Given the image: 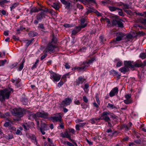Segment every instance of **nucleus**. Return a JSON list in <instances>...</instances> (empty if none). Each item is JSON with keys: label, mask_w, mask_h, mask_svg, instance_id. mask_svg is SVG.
<instances>
[{"label": "nucleus", "mask_w": 146, "mask_h": 146, "mask_svg": "<svg viewBox=\"0 0 146 146\" xmlns=\"http://www.w3.org/2000/svg\"><path fill=\"white\" fill-rule=\"evenodd\" d=\"M9 90L8 89L0 90V101L3 102L5 99H8L9 98L11 91H13L12 88Z\"/></svg>", "instance_id": "1"}, {"label": "nucleus", "mask_w": 146, "mask_h": 146, "mask_svg": "<svg viewBox=\"0 0 146 146\" xmlns=\"http://www.w3.org/2000/svg\"><path fill=\"white\" fill-rule=\"evenodd\" d=\"M23 110L21 108H15L12 110L11 113L14 116L21 117L23 115Z\"/></svg>", "instance_id": "2"}, {"label": "nucleus", "mask_w": 146, "mask_h": 146, "mask_svg": "<svg viewBox=\"0 0 146 146\" xmlns=\"http://www.w3.org/2000/svg\"><path fill=\"white\" fill-rule=\"evenodd\" d=\"M110 114V112L109 111H105L103 112L101 115L100 118H99L100 120H104L108 122L110 120V119L108 115Z\"/></svg>", "instance_id": "3"}, {"label": "nucleus", "mask_w": 146, "mask_h": 146, "mask_svg": "<svg viewBox=\"0 0 146 146\" xmlns=\"http://www.w3.org/2000/svg\"><path fill=\"white\" fill-rule=\"evenodd\" d=\"M72 102V100L70 98H65L61 103L60 106L62 108L64 107L70 105Z\"/></svg>", "instance_id": "4"}, {"label": "nucleus", "mask_w": 146, "mask_h": 146, "mask_svg": "<svg viewBox=\"0 0 146 146\" xmlns=\"http://www.w3.org/2000/svg\"><path fill=\"white\" fill-rule=\"evenodd\" d=\"M56 47V46L52 44L51 43H49L48 44L46 48L44 51V52L47 53L48 52H52L55 51L54 50V48Z\"/></svg>", "instance_id": "5"}, {"label": "nucleus", "mask_w": 146, "mask_h": 146, "mask_svg": "<svg viewBox=\"0 0 146 146\" xmlns=\"http://www.w3.org/2000/svg\"><path fill=\"white\" fill-rule=\"evenodd\" d=\"M48 115V113L44 111L42 112H37L36 113V118L37 117H40L44 119H47Z\"/></svg>", "instance_id": "6"}, {"label": "nucleus", "mask_w": 146, "mask_h": 146, "mask_svg": "<svg viewBox=\"0 0 146 146\" xmlns=\"http://www.w3.org/2000/svg\"><path fill=\"white\" fill-rule=\"evenodd\" d=\"M48 125H46L45 123H42L40 130L42 135H44L45 132L44 131L48 129Z\"/></svg>", "instance_id": "7"}, {"label": "nucleus", "mask_w": 146, "mask_h": 146, "mask_svg": "<svg viewBox=\"0 0 146 146\" xmlns=\"http://www.w3.org/2000/svg\"><path fill=\"white\" fill-rule=\"evenodd\" d=\"M26 136L29 139H31L32 142L35 144L37 145V143L36 140V138L34 135L32 134H27Z\"/></svg>", "instance_id": "8"}, {"label": "nucleus", "mask_w": 146, "mask_h": 146, "mask_svg": "<svg viewBox=\"0 0 146 146\" xmlns=\"http://www.w3.org/2000/svg\"><path fill=\"white\" fill-rule=\"evenodd\" d=\"M61 78V76L55 73H52L50 75V78L53 79L54 81L58 82L59 81Z\"/></svg>", "instance_id": "9"}, {"label": "nucleus", "mask_w": 146, "mask_h": 146, "mask_svg": "<svg viewBox=\"0 0 146 146\" xmlns=\"http://www.w3.org/2000/svg\"><path fill=\"white\" fill-rule=\"evenodd\" d=\"M46 14L43 12L39 13L36 16V19L39 21H41L43 18H45Z\"/></svg>", "instance_id": "10"}, {"label": "nucleus", "mask_w": 146, "mask_h": 146, "mask_svg": "<svg viewBox=\"0 0 146 146\" xmlns=\"http://www.w3.org/2000/svg\"><path fill=\"white\" fill-rule=\"evenodd\" d=\"M133 61H126L124 62V65H125L127 67H128L129 69L133 68Z\"/></svg>", "instance_id": "11"}, {"label": "nucleus", "mask_w": 146, "mask_h": 146, "mask_svg": "<svg viewBox=\"0 0 146 146\" xmlns=\"http://www.w3.org/2000/svg\"><path fill=\"white\" fill-rule=\"evenodd\" d=\"M50 119L52 120L53 122L59 121L61 122L62 117L60 115H59L58 116L51 117Z\"/></svg>", "instance_id": "12"}, {"label": "nucleus", "mask_w": 146, "mask_h": 146, "mask_svg": "<svg viewBox=\"0 0 146 146\" xmlns=\"http://www.w3.org/2000/svg\"><path fill=\"white\" fill-rule=\"evenodd\" d=\"M87 67V66L84 64H83L82 66L81 67H79L78 66L75 67L74 68H72V70H77L78 71H84L86 69V68Z\"/></svg>", "instance_id": "13"}, {"label": "nucleus", "mask_w": 146, "mask_h": 146, "mask_svg": "<svg viewBox=\"0 0 146 146\" xmlns=\"http://www.w3.org/2000/svg\"><path fill=\"white\" fill-rule=\"evenodd\" d=\"M11 116L10 113L9 112H7L5 114H3V118H4L5 119L11 122L12 119L10 118Z\"/></svg>", "instance_id": "14"}, {"label": "nucleus", "mask_w": 146, "mask_h": 146, "mask_svg": "<svg viewBox=\"0 0 146 146\" xmlns=\"http://www.w3.org/2000/svg\"><path fill=\"white\" fill-rule=\"evenodd\" d=\"M118 88L117 87H115L110 92L109 94L110 96L111 97L114 96L118 93Z\"/></svg>", "instance_id": "15"}, {"label": "nucleus", "mask_w": 146, "mask_h": 146, "mask_svg": "<svg viewBox=\"0 0 146 146\" xmlns=\"http://www.w3.org/2000/svg\"><path fill=\"white\" fill-rule=\"evenodd\" d=\"M133 68L135 67H142L141 61V60H138L135 62H133Z\"/></svg>", "instance_id": "16"}, {"label": "nucleus", "mask_w": 146, "mask_h": 146, "mask_svg": "<svg viewBox=\"0 0 146 146\" xmlns=\"http://www.w3.org/2000/svg\"><path fill=\"white\" fill-rule=\"evenodd\" d=\"M81 29V27H77L73 30L72 33V35H75L78 32L80 31Z\"/></svg>", "instance_id": "17"}, {"label": "nucleus", "mask_w": 146, "mask_h": 146, "mask_svg": "<svg viewBox=\"0 0 146 146\" xmlns=\"http://www.w3.org/2000/svg\"><path fill=\"white\" fill-rule=\"evenodd\" d=\"M119 70L121 72L125 74L126 72H128L129 70V69L125 65L124 66L121 68Z\"/></svg>", "instance_id": "18"}, {"label": "nucleus", "mask_w": 146, "mask_h": 146, "mask_svg": "<svg viewBox=\"0 0 146 146\" xmlns=\"http://www.w3.org/2000/svg\"><path fill=\"white\" fill-rule=\"evenodd\" d=\"M61 136L63 137L68 138L72 141V140L71 139L70 136L68 134L67 131H66L64 133H62L61 134Z\"/></svg>", "instance_id": "19"}, {"label": "nucleus", "mask_w": 146, "mask_h": 146, "mask_svg": "<svg viewBox=\"0 0 146 146\" xmlns=\"http://www.w3.org/2000/svg\"><path fill=\"white\" fill-rule=\"evenodd\" d=\"M85 80L82 77H79L76 81V85H79L80 84H82Z\"/></svg>", "instance_id": "20"}, {"label": "nucleus", "mask_w": 146, "mask_h": 146, "mask_svg": "<svg viewBox=\"0 0 146 146\" xmlns=\"http://www.w3.org/2000/svg\"><path fill=\"white\" fill-rule=\"evenodd\" d=\"M34 38H32L31 40H26L24 41V42L26 44L25 46L26 48H27L32 43V42L34 40Z\"/></svg>", "instance_id": "21"}, {"label": "nucleus", "mask_w": 146, "mask_h": 146, "mask_svg": "<svg viewBox=\"0 0 146 146\" xmlns=\"http://www.w3.org/2000/svg\"><path fill=\"white\" fill-rule=\"evenodd\" d=\"M100 121L99 118H96L91 119L90 120V123L92 124H97Z\"/></svg>", "instance_id": "22"}, {"label": "nucleus", "mask_w": 146, "mask_h": 146, "mask_svg": "<svg viewBox=\"0 0 146 146\" xmlns=\"http://www.w3.org/2000/svg\"><path fill=\"white\" fill-rule=\"evenodd\" d=\"M95 59L94 58H92L91 59L89 60L88 62H84V64L88 67L90 66L89 64L92 63L95 60Z\"/></svg>", "instance_id": "23"}, {"label": "nucleus", "mask_w": 146, "mask_h": 146, "mask_svg": "<svg viewBox=\"0 0 146 146\" xmlns=\"http://www.w3.org/2000/svg\"><path fill=\"white\" fill-rule=\"evenodd\" d=\"M66 6L65 8L69 9H70L71 6V3L69 1H66L63 3Z\"/></svg>", "instance_id": "24"}, {"label": "nucleus", "mask_w": 146, "mask_h": 146, "mask_svg": "<svg viewBox=\"0 0 146 146\" xmlns=\"http://www.w3.org/2000/svg\"><path fill=\"white\" fill-rule=\"evenodd\" d=\"M29 36L30 37H32L36 36L38 34L35 31H30L29 33Z\"/></svg>", "instance_id": "25"}, {"label": "nucleus", "mask_w": 146, "mask_h": 146, "mask_svg": "<svg viewBox=\"0 0 146 146\" xmlns=\"http://www.w3.org/2000/svg\"><path fill=\"white\" fill-rule=\"evenodd\" d=\"M29 119H37L36 116V113L35 114L34 113H31L30 114L29 116H28Z\"/></svg>", "instance_id": "26"}, {"label": "nucleus", "mask_w": 146, "mask_h": 146, "mask_svg": "<svg viewBox=\"0 0 146 146\" xmlns=\"http://www.w3.org/2000/svg\"><path fill=\"white\" fill-rule=\"evenodd\" d=\"M123 6V9L125 12H127V11L126 9H128L130 8V6L127 3H125Z\"/></svg>", "instance_id": "27"}, {"label": "nucleus", "mask_w": 146, "mask_h": 146, "mask_svg": "<svg viewBox=\"0 0 146 146\" xmlns=\"http://www.w3.org/2000/svg\"><path fill=\"white\" fill-rule=\"evenodd\" d=\"M108 8L111 11H115L116 10H118V9H119V8L118 7L113 6H109Z\"/></svg>", "instance_id": "28"}, {"label": "nucleus", "mask_w": 146, "mask_h": 146, "mask_svg": "<svg viewBox=\"0 0 146 146\" xmlns=\"http://www.w3.org/2000/svg\"><path fill=\"white\" fill-rule=\"evenodd\" d=\"M51 6L56 10H58L59 8V5L57 3H54Z\"/></svg>", "instance_id": "29"}, {"label": "nucleus", "mask_w": 146, "mask_h": 146, "mask_svg": "<svg viewBox=\"0 0 146 146\" xmlns=\"http://www.w3.org/2000/svg\"><path fill=\"white\" fill-rule=\"evenodd\" d=\"M81 26L80 27L82 28H84L86 26V24H85L84 25H82L85 22V19L84 18H82L80 20Z\"/></svg>", "instance_id": "30"}, {"label": "nucleus", "mask_w": 146, "mask_h": 146, "mask_svg": "<svg viewBox=\"0 0 146 146\" xmlns=\"http://www.w3.org/2000/svg\"><path fill=\"white\" fill-rule=\"evenodd\" d=\"M4 137L7 139H10L13 138V135L11 134H8V135H5L4 136Z\"/></svg>", "instance_id": "31"}, {"label": "nucleus", "mask_w": 146, "mask_h": 146, "mask_svg": "<svg viewBox=\"0 0 146 146\" xmlns=\"http://www.w3.org/2000/svg\"><path fill=\"white\" fill-rule=\"evenodd\" d=\"M22 126L23 127L25 130H29L30 127V126L27 123L25 124H23L22 125Z\"/></svg>", "instance_id": "32"}, {"label": "nucleus", "mask_w": 146, "mask_h": 146, "mask_svg": "<svg viewBox=\"0 0 146 146\" xmlns=\"http://www.w3.org/2000/svg\"><path fill=\"white\" fill-rule=\"evenodd\" d=\"M21 102L24 105H26L28 104V101L27 98H22L21 99Z\"/></svg>", "instance_id": "33"}, {"label": "nucleus", "mask_w": 146, "mask_h": 146, "mask_svg": "<svg viewBox=\"0 0 146 146\" xmlns=\"http://www.w3.org/2000/svg\"><path fill=\"white\" fill-rule=\"evenodd\" d=\"M48 141L49 142L48 145L50 146H54L53 141L49 137L48 138Z\"/></svg>", "instance_id": "34"}, {"label": "nucleus", "mask_w": 146, "mask_h": 146, "mask_svg": "<svg viewBox=\"0 0 146 146\" xmlns=\"http://www.w3.org/2000/svg\"><path fill=\"white\" fill-rule=\"evenodd\" d=\"M118 10H120V11L118 12V15L122 17H124L125 16V14L123 13L122 11V9L119 8V9H118Z\"/></svg>", "instance_id": "35"}, {"label": "nucleus", "mask_w": 146, "mask_h": 146, "mask_svg": "<svg viewBox=\"0 0 146 146\" xmlns=\"http://www.w3.org/2000/svg\"><path fill=\"white\" fill-rule=\"evenodd\" d=\"M118 21V20H116L115 19L113 20L111 22L112 26H114L117 25Z\"/></svg>", "instance_id": "36"}, {"label": "nucleus", "mask_w": 146, "mask_h": 146, "mask_svg": "<svg viewBox=\"0 0 146 146\" xmlns=\"http://www.w3.org/2000/svg\"><path fill=\"white\" fill-rule=\"evenodd\" d=\"M125 35V34L121 32L118 33L116 34V36H119L121 38H122Z\"/></svg>", "instance_id": "37"}, {"label": "nucleus", "mask_w": 146, "mask_h": 146, "mask_svg": "<svg viewBox=\"0 0 146 146\" xmlns=\"http://www.w3.org/2000/svg\"><path fill=\"white\" fill-rule=\"evenodd\" d=\"M111 74L113 75V76L117 75V72L114 70H111L110 72Z\"/></svg>", "instance_id": "38"}, {"label": "nucleus", "mask_w": 146, "mask_h": 146, "mask_svg": "<svg viewBox=\"0 0 146 146\" xmlns=\"http://www.w3.org/2000/svg\"><path fill=\"white\" fill-rule=\"evenodd\" d=\"M90 40V38H88V36H86L85 38L84 39L83 41L85 42V43H86L87 44Z\"/></svg>", "instance_id": "39"}, {"label": "nucleus", "mask_w": 146, "mask_h": 146, "mask_svg": "<svg viewBox=\"0 0 146 146\" xmlns=\"http://www.w3.org/2000/svg\"><path fill=\"white\" fill-rule=\"evenodd\" d=\"M7 62V60L6 59L3 60H0V66L4 65Z\"/></svg>", "instance_id": "40"}, {"label": "nucleus", "mask_w": 146, "mask_h": 146, "mask_svg": "<svg viewBox=\"0 0 146 146\" xmlns=\"http://www.w3.org/2000/svg\"><path fill=\"white\" fill-rule=\"evenodd\" d=\"M124 103L126 104H129L132 102V100L131 99H126L124 100Z\"/></svg>", "instance_id": "41"}, {"label": "nucleus", "mask_w": 146, "mask_h": 146, "mask_svg": "<svg viewBox=\"0 0 146 146\" xmlns=\"http://www.w3.org/2000/svg\"><path fill=\"white\" fill-rule=\"evenodd\" d=\"M107 107L108 108H111V109H113L116 108L114 106L113 104H111L110 103L108 104Z\"/></svg>", "instance_id": "42"}, {"label": "nucleus", "mask_w": 146, "mask_h": 146, "mask_svg": "<svg viewBox=\"0 0 146 146\" xmlns=\"http://www.w3.org/2000/svg\"><path fill=\"white\" fill-rule=\"evenodd\" d=\"M38 11V10L37 8H33L30 11V13L32 14L33 12H36Z\"/></svg>", "instance_id": "43"}, {"label": "nucleus", "mask_w": 146, "mask_h": 146, "mask_svg": "<svg viewBox=\"0 0 146 146\" xmlns=\"http://www.w3.org/2000/svg\"><path fill=\"white\" fill-rule=\"evenodd\" d=\"M139 56L142 59H143L146 57V55L145 53H142L140 54Z\"/></svg>", "instance_id": "44"}, {"label": "nucleus", "mask_w": 146, "mask_h": 146, "mask_svg": "<svg viewBox=\"0 0 146 146\" xmlns=\"http://www.w3.org/2000/svg\"><path fill=\"white\" fill-rule=\"evenodd\" d=\"M117 25H118V27H123V23L122 22L120 21H118Z\"/></svg>", "instance_id": "45"}, {"label": "nucleus", "mask_w": 146, "mask_h": 146, "mask_svg": "<svg viewBox=\"0 0 146 146\" xmlns=\"http://www.w3.org/2000/svg\"><path fill=\"white\" fill-rule=\"evenodd\" d=\"M38 27L40 29L42 30V31L44 30H45V28L44 26V25L41 23L39 24L38 25Z\"/></svg>", "instance_id": "46"}, {"label": "nucleus", "mask_w": 146, "mask_h": 146, "mask_svg": "<svg viewBox=\"0 0 146 146\" xmlns=\"http://www.w3.org/2000/svg\"><path fill=\"white\" fill-rule=\"evenodd\" d=\"M24 65L23 64L21 63L20 66L19 67H17L18 70L19 71H21L23 68Z\"/></svg>", "instance_id": "47"}, {"label": "nucleus", "mask_w": 146, "mask_h": 146, "mask_svg": "<svg viewBox=\"0 0 146 146\" xmlns=\"http://www.w3.org/2000/svg\"><path fill=\"white\" fill-rule=\"evenodd\" d=\"M100 40L102 43H104V41L105 40V39L104 37L102 36H100Z\"/></svg>", "instance_id": "48"}, {"label": "nucleus", "mask_w": 146, "mask_h": 146, "mask_svg": "<svg viewBox=\"0 0 146 146\" xmlns=\"http://www.w3.org/2000/svg\"><path fill=\"white\" fill-rule=\"evenodd\" d=\"M1 5L4 4L5 3H8L10 2L9 1H7L6 0H2L1 1H0Z\"/></svg>", "instance_id": "49"}, {"label": "nucleus", "mask_w": 146, "mask_h": 146, "mask_svg": "<svg viewBox=\"0 0 146 146\" xmlns=\"http://www.w3.org/2000/svg\"><path fill=\"white\" fill-rule=\"evenodd\" d=\"M123 128H124L127 131L129 129L128 127L127 124H123L122 126Z\"/></svg>", "instance_id": "50"}, {"label": "nucleus", "mask_w": 146, "mask_h": 146, "mask_svg": "<svg viewBox=\"0 0 146 146\" xmlns=\"http://www.w3.org/2000/svg\"><path fill=\"white\" fill-rule=\"evenodd\" d=\"M9 129L10 130H11V131H15L16 130V128L15 127L12 126L11 125L9 126Z\"/></svg>", "instance_id": "51"}, {"label": "nucleus", "mask_w": 146, "mask_h": 146, "mask_svg": "<svg viewBox=\"0 0 146 146\" xmlns=\"http://www.w3.org/2000/svg\"><path fill=\"white\" fill-rule=\"evenodd\" d=\"M11 124L9 122H5L4 124V126L5 127H7L8 126H9L11 125Z\"/></svg>", "instance_id": "52"}, {"label": "nucleus", "mask_w": 146, "mask_h": 146, "mask_svg": "<svg viewBox=\"0 0 146 146\" xmlns=\"http://www.w3.org/2000/svg\"><path fill=\"white\" fill-rule=\"evenodd\" d=\"M18 64L17 62H15L14 64H12L10 67L11 68H13L14 67L16 66Z\"/></svg>", "instance_id": "53"}, {"label": "nucleus", "mask_w": 146, "mask_h": 146, "mask_svg": "<svg viewBox=\"0 0 146 146\" xmlns=\"http://www.w3.org/2000/svg\"><path fill=\"white\" fill-rule=\"evenodd\" d=\"M122 64V62L121 61H118L117 64L116 66L117 67H119L121 66Z\"/></svg>", "instance_id": "54"}, {"label": "nucleus", "mask_w": 146, "mask_h": 146, "mask_svg": "<svg viewBox=\"0 0 146 146\" xmlns=\"http://www.w3.org/2000/svg\"><path fill=\"white\" fill-rule=\"evenodd\" d=\"M17 7L16 4H13L11 7V11L12 10L15 9Z\"/></svg>", "instance_id": "55"}, {"label": "nucleus", "mask_w": 146, "mask_h": 146, "mask_svg": "<svg viewBox=\"0 0 146 146\" xmlns=\"http://www.w3.org/2000/svg\"><path fill=\"white\" fill-rule=\"evenodd\" d=\"M56 41H57L56 38L53 36V38L52 39V42H53L54 43H55L56 42Z\"/></svg>", "instance_id": "56"}, {"label": "nucleus", "mask_w": 146, "mask_h": 146, "mask_svg": "<svg viewBox=\"0 0 146 146\" xmlns=\"http://www.w3.org/2000/svg\"><path fill=\"white\" fill-rule=\"evenodd\" d=\"M42 11L41 12H43L44 13V12H48L50 13H52V12L51 11H49V9H46L44 10L43 9H42Z\"/></svg>", "instance_id": "57"}, {"label": "nucleus", "mask_w": 146, "mask_h": 146, "mask_svg": "<svg viewBox=\"0 0 146 146\" xmlns=\"http://www.w3.org/2000/svg\"><path fill=\"white\" fill-rule=\"evenodd\" d=\"M12 38L15 40H19V38L18 37H17L15 35H13Z\"/></svg>", "instance_id": "58"}, {"label": "nucleus", "mask_w": 146, "mask_h": 146, "mask_svg": "<svg viewBox=\"0 0 146 146\" xmlns=\"http://www.w3.org/2000/svg\"><path fill=\"white\" fill-rule=\"evenodd\" d=\"M83 100L86 103H87L88 102V100L86 96H84L83 97Z\"/></svg>", "instance_id": "59"}, {"label": "nucleus", "mask_w": 146, "mask_h": 146, "mask_svg": "<svg viewBox=\"0 0 146 146\" xmlns=\"http://www.w3.org/2000/svg\"><path fill=\"white\" fill-rule=\"evenodd\" d=\"M94 12L98 16H101V14L97 10L95 9L94 11Z\"/></svg>", "instance_id": "60"}, {"label": "nucleus", "mask_w": 146, "mask_h": 146, "mask_svg": "<svg viewBox=\"0 0 146 146\" xmlns=\"http://www.w3.org/2000/svg\"><path fill=\"white\" fill-rule=\"evenodd\" d=\"M137 34L138 35L141 36L144 35L145 34V33L143 32L139 31L137 32Z\"/></svg>", "instance_id": "61"}, {"label": "nucleus", "mask_w": 146, "mask_h": 146, "mask_svg": "<svg viewBox=\"0 0 146 146\" xmlns=\"http://www.w3.org/2000/svg\"><path fill=\"white\" fill-rule=\"evenodd\" d=\"M125 97L127 99H129L131 97V94H127L125 96Z\"/></svg>", "instance_id": "62"}, {"label": "nucleus", "mask_w": 146, "mask_h": 146, "mask_svg": "<svg viewBox=\"0 0 146 146\" xmlns=\"http://www.w3.org/2000/svg\"><path fill=\"white\" fill-rule=\"evenodd\" d=\"M133 37L132 35L131 34H129L126 36L127 38L131 39Z\"/></svg>", "instance_id": "63"}, {"label": "nucleus", "mask_w": 146, "mask_h": 146, "mask_svg": "<svg viewBox=\"0 0 146 146\" xmlns=\"http://www.w3.org/2000/svg\"><path fill=\"white\" fill-rule=\"evenodd\" d=\"M68 130L70 132L74 134L75 133V130L74 129L72 128H69Z\"/></svg>", "instance_id": "64"}]
</instances>
